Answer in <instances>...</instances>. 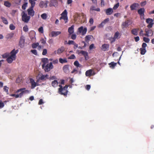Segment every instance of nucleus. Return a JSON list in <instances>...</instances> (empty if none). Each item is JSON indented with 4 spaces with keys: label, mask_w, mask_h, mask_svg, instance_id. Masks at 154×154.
<instances>
[{
    "label": "nucleus",
    "mask_w": 154,
    "mask_h": 154,
    "mask_svg": "<svg viewBox=\"0 0 154 154\" xmlns=\"http://www.w3.org/2000/svg\"><path fill=\"white\" fill-rule=\"evenodd\" d=\"M94 44H91L90 47H89V49L91 50L93 49L94 48Z\"/></svg>",
    "instance_id": "338daca9"
},
{
    "label": "nucleus",
    "mask_w": 154,
    "mask_h": 154,
    "mask_svg": "<svg viewBox=\"0 0 154 154\" xmlns=\"http://www.w3.org/2000/svg\"><path fill=\"white\" fill-rule=\"evenodd\" d=\"M59 86L60 87L58 91L59 94L64 96L66 95L68 92L67 89L68 86L66 85L63 88H62V86L61 85H59Z\"/></svg>",
    "instance_id": "20e7f679"
},
{
    "label": "nucleus",
    "mask_w": 154,
    "mask_h": 154,
    "mask_svg": "<svg viewBox=\"0 0 154 154\" xmlns=\"http://www.w3.org/2000/svg\"><path fill=\"white\" fill-rule=\"evenodd\" d=\"M74 64L75 66L77 67H81L82 66V65L79 64V62L77 61H75L74 62Z\"/></svg>",
    "instance_id": "58836bf2"
},
{
    "label": "nucleus",
    "mask_w": 154,
    "mask_h": 154,
    "mask_svg": "<svg viewBox=\"0 0 154 154\" xmlns=\"http://www.w3.org/2000/svg\"><path fill=\"white\" fill-rule=\"evenodd\" d=\"M146 22L148 24L147 25V27L150 28L152 27L153 24V20L150 18H148L146 20Z\"/></svg>",
    "instance_id": "1a4fd4ad"
},
{
    "label": "nucleus",
    "mask_w": 154,
    "mask_h": 154,
    "mask_svg": "<svg viewBox=\"0 0 154 154\" xmlns=\"http://www.w3.org/2000/svg\"><path fill=\"white\" fill-rule=\"evenodd\" d=\"M30 81L31 84V88L32 89L34 88L36 86L38 85L37 83L35 82L33 79H30Z\"/></svg>",
    "instance_id": "2eb2a0df"
},
{
    "label": "nucleus",
    "mask_w": 154,
    "mask_h": 154,
    "mask_svg": "<svg viewBox=\"0 0 154 154\" xmlns=\"http://www.w3.org/2000/svg\"><path fill=\"white\" fill-rule=\"evenodd\" d=\"M109 19L108 18L105 19L97 26L99 28H102L104 25L109 21Z\"/></svg>",
    "instance_id": "9d476101"
},
{
    "label": "nucleus",
    "mask_w": 154,
    "mask_h": 154,
    "mask_svg": "<svg viewBox=\"0 0 154 154\" xmlns=\"http://www.w3.org/2000/svg\"><path fill=\"white\" fill-rule=\"evenodd\" d=\"M61 16H67V12L66 10H65L61 14Z\"/></svg>",
    "instance_id": "c03bdc74"
},
{
    "label": "nucleus",
    "mask_w": 154,
    "mask_h": 154,
    "mask_svg": "<svg viewBox=\"0 0 154 154\" xmlns=\"http://www.w3.org/2000/svg\"><path fill=\"white\" fill-rule=\"evenodd\" d=\"M138 29H134L131 30V32L133 35H138Z\"/></svg>",
    "instance_id": "393cba45"
},
{
    "label": "nucleus",
    "mask_w": 154,
    "mask_h": 154,
    "mask_svg": "<svg viewBox=\"0 0 154 154\" xmlns=\"http://www.w3.org/2000/svg\"><path fill=\"white\" fill-rule=\"evenodd\" d=\"M47 53V50L45 49H43L42 54L43 55H45Z\"/></svg>",
    "instance_id": "4d7b16f0"
},
{
    "label": "nucleus",
    "mask_w": 154,
    "mask_h": 154,
    "mask_svg": "<svg viewBox=\"0 0 154 154\" xmlns=\"http://www.w3.org/2000/svg\"><path fill=\"white\" fill-rule=\"evenodd\" d=\"M68 58L70 59H73L75 58V56L74 54H72L68 57Z\"/></svg>",
    "instance_id": "3c124183"
},
{
    "label": "nucleus",
    "mask_w": 154,
    "mask_h": 154,
    "mask_svg": "<svg viewBox=\"0 0 154 154\" xmlns=\"http://www.w3.org/2000/svg\"><path fill=\"white\" fill-rule=\"evenodd\" d=\"M63 70L66 73H68L69 71V65H65L63 67Z\"/></svg>",
    "instance_id": "6ab92c4d"
},
{
    "label": "nucleus",
    "mask_w": 154,
    "mask_h": 154,
    "mask_svg": "<svg viewBox=\"0 0 154 154\" xmlns=\"http://www.w3.org/2000/svg\"><path fill=\"white\" fill-rule=\"evenodd\" d=\"M78 72V69L77 68L74 69L71 72L72 73H76Z\"/></svg>",
    "instance_id": "5fc2aeb1"
},
{
    "label": "nucleus",
    "mask_w": 154,
    "mask_h": 154,
    "mask_svg": "<svg viewBox=\"0 0 154 154\" xmlns=\"http://www.w3.org/2000/svg\"><path fill=\"white\" fill-rule=\"evenodd\" d=\"M85 15L83 13H82L78 15V17H79V20L81 19L82 18L83 19L85 18Z\"/></svg>",
    "instance_id": "f704fd0d"
},
{
    "label": "nucleus",
    "mask_w": 154,
    "mask_h": 154,
    "mask_svg": "<svg viewBox=\"0 0 154 154\" xmlns=\"http://www.w3.org/2000/svg\"><path fill=\"white\" fill-rule=\"evenodd\" d=\"M27 12L28 14L32 17L35 14V11L33 10V8L29 7L27 10Z\"/></svg>",
    "instance_id": "6e6552de"
},
{
    "label": "nucleus",
    "mask_w": 154,
    "mask_h": 154,
    "mask_svg": "<svg viewBox=\"0 0 154 154\" xmlns=\"http://www.w3.org/2000/svg\"><path fill=\"white\" fill-rule=\"evenodd\" d=\"M81 53L84 56L85 55L86 56V54H88L87 52L83 51H81Z\"/></svg>",
    "instance_id": "13d9d810"
},
{
    "label": "nucleus",
    "mask_w": 154,
    "mask_h": 154,
    "mask_svg": "<svg viewBox=\"0 0 154 154\" xmlns=\"http://www.w3.org/2000/svg\"><path fill=\"white\" fill-rule=\"evenodd\" d=\"M42 61L43 63V64L42 65V67L44 69L45 72H48L53 68L52 63H49L48 58H42Z\"/></svg>",
    "instance_id": "f03ea898"
},
{
    "label": "nucleus",
    "mask_w": 154,
    "mask_h": 154,
    "mask_svg": "<svg viewBox=\"0 0 154 154\" xmlns=\"http://www.w3.org/2000/svg\"><path fill=\"white\" fill-rule=\"evenodd\" d=\"M93 70L91 69L87 70L85 73V75L86 76H90L92 75Z\"/></svg>",
    "instance_id": "412c9836"
},
{
    "label": "nucleus",
    "mask_w": 154,
    "mask_h": 154,
    "mask_svg": "<svg viewBox=\"0 0 154 154\" xmlns=\"http://www.w3.org/2000/svg\"><path fill=\"white\" fill-rule=\"evenodd\" d=\"M147 46V44L145 43H143L142 45V48H145V47Z\"/></svg>",
    "instance_id": "69168bd1"
},
{
    "label": "nucleus",
    "mask_w": 154,
    "mask_h": 154,
    "mask_svg": "<svg viewBox=\"0 0 154 154\" xmlns=\"http://www.w3.org/2000/svg\"><path fill=\"white\" fill-rule=\"evenodd\" d=\"M119 6V3H118L116 4L113 7V9L114 10L116 9Z\"/></svg>",
    "instance_id": "8fccbe9b"
},
{
    "label": "nucleus",
    "mask_w": 154,
    "mask_h": 154,
    "mask_svg": "<svg viewBox=\"0 0 154 154\" xmlns=\"http://www.w3.org/2000/svg\"><path fill=\"white\" fill-rule=\"evenodd\" d=\"M4 5L7 7H10L11 6V4L9 2L6 1L4 2Z\"/></svg>",
    "instance_id": "c9c22d12"
},
{
    "label": "nucleus",
    "mask_w": 154,
    "mask_h": 154,
    "mask_svg": "<svg viewBox=\"0 0 154 154\" xmlns=\"http://www.w3.org/2000/svg\"><path fill=\"white\" fill-rule=\"evenodd\" d=\"M75 43L74 41L72 40H69V41L67 44H69V45H71V44H73V45L74 43Z\"/></svg>",
    "instance_id": "bf43d9fd"
},
{
    "label": "nucleus",
    "mask_w": 154,
    "mask_h": 154,
    "mask_svg": "<svg viewBox=\"0 0 154 154\" xmlns=\"http://www.w3.org/2000/svg\"><path fill=\"white\" fill-rule=\"evenodd\" d=\"M29 2L31 5V6L30 7L34 8L35 4V2L33 0H29Z\"/></svg>",
    "instance_id": "7c9ffc66"
},
{
    "label": "nucleus",
    "mask_w": 154,
    "mask_h": 154,
    "mask_svg": "<svg viewBox=\"0 0 154 154\" xmlns=\"http://www.w3.org/2000/svg\"><path fill=\"white\" fill-rule=\"evenodd\" d=\"M65 50V48L63 47H61L58 48L57 51H55V52L58 54H60L62 53Z\"/></svg>",
    "instance_id": "a211bd4d"
},
{
    "label": "nucleus",
    "mask_w": 154,
    "mask_h": 154,
    "mask_svg": "<svg viewBox=\"0 0 154 154\" xmlns=\"http://www.w3.org/2000/svg\"><path fill=\"white\" fill-rule=\"evenodd\" d=\"M25 42V38L23 36H21L19 42L20 45L21 47H23Z\"/></svg>",
    "instance_id": "dca6fc26"
},
{
    "label": "nucleus",
    "mask_w": 154,
    "mask_h": 154,
    "mask_svg": "<svg viewBox=\"0 0 154 154\" xmlns=\"http://www.w3.org/2000/svg\"><path fill=\"white\" fill-rule=\"evenodd\" d=\"M140 35L141 36H143V35H144V34L143 33V31L142 29L140 30Z\"/></svg>",
    "instance_id": "680f3d73"
},
{
    "label": "nucleus",
    "mask_w": 154,
    "mask_h": 154,
    "mask_svg": "<svg viewBox=\"0 0 154 154\" xmlns=\"http://www.w3.org/2000/svg\"><path fill=\"white\" fill-rule=\"evenodd\" d=\"M20 92L19 94H11L10 96L11 97H14L16 98H20L23 94L29 93V91L28 90H26L25 88H21L18 90L16 93H17Z\"/></svg>",
    "instance_id": "7ed1b4c3"
},
{
    "label": "nucleus",
    "mask_w": 154,
    "mask_h": 154,
    "mask_svg": "<svg viewBox=\"0 0 154 154\" xmlns=\"http://www.w3.org/2000/svg\"><path fill=\"white\" fill-rule=\"evenodd\" d=\"M145 31L146 32L144 34V35L146 36H152L153 35V33L151 29H146Z\"/></svg>",
    "instance_id": "f8f14e48"
},
{
    "label": "nucleus",
    "mask_w": 154,
    "mask_h": 154,
    "mask_svg": "<svg viewBox=\"0 0 154 154\" xmlns=\"http://www.w3.org/2000/svg\"><path fill=\"white\" fill-rule=\"evenodd\" d=\"M113 12V10L111 8L107 9L106 11V14L107 15L111 14Z\"/></svg>",
    "instance_id": "4be33fe9"
},
{
    "label": "nucleus",
    "mask_w": 154,
    "mask_h": 154,
    "mask_svg": "<svg viewBox=\"0 0 154 154\" xmlns=\"http://www.w3.org/2000/svg\"><path fill=\"white\" fill-rule=\"evenodd\" d=\"M143 40L146 43H148L150 41V39L149 38L145 37H143Z\"/></svg>",
    "instance_id": "09e8293b"
},
{
    "label": "nucleus",
    "mask_w": 154,
    "mask_h": 154,
    "mask_svg": "<svg viewBox=\"0 0 154 154\" xmlns=\"http://www.w3.org/2000/svg\"><path fill=\"white\" fill-rule=\"evenodd\" d=\"M116 63L113 62H112L111 63H109V65L110 66V67L112 69H113L116 66Z\"/></svg>",
    "instance_id": "72a5a7b5"
},
{
    "label": "nucleus",
    "mask_w": 154,
    "mask_h": 154,
    "mask_svg": "<svg viewBox=\"0 0 154 154\" xmlns=\"http://www.w3.org/2000/svg\"><path fill=\"white\" fill-rule=\"evenodd\" d=\"M68 31L70 35L73 33L74 32V26L72 25L70 27H69Z\"/></svg>",
    "instance_id": "aec40b11"
},
{
    "label": "nucleus",
    "mask_w": 154,
    "mask_h": 154,
    "mask_svg": "<svg viewBox=\"0 0 154 154\" xmlns=\"http://www.w3.org/2000/svg\"><path fill=\"white\" fill-rule=\"evenodd\" d=\"M59 62L61 63H63L67 62V60L66 58H64L63 59L62 58H60L59 59Z\"/></svg>",
    "instance_id": "c756f323"
},
{
    "label": "nucleus",
    "mask_w": 154,
    "mask_h": 154,
    "mask_svg": "<svg viewBox=\"0 0 154 154\" xmlns=\"http://www.w3.org/2000/svg\"><path fill=\"white\" fill-rule=\"evenodd\" d=\"M17 53V50H13L10 53H6L2 55V57L4 59L7 58V62L9 63H11L15 60L16 58V54Z\"/></svg>",
    "instance_id": "f257e3e1"
},
{
    "label": "nucleus",
    "mask_w": 154,
    "mask_h": 154,
    "mask_svg": "<svg viewBox=\"0 0 154 154\" xmlns=\"http://www.w3.org/2000/svg\"><path fill=\"white\" fill-rule=\"evenodd\" d=\"M91 88V86L90 85H87L86 86V89L88 90H89Z\"/></svg>",
    "instance_id": "0e129e2a"
},
{
    "label": "nucleus",
    "mask_w": 154,
    "mask_h": 154,
    "mask_svg": "<svg viewBox=\"0 0 154 154\" xmlns=\"http://www.w3.org/2000/svg\"><path fill=\"white\" fill-rule=\"evenodd\" d=\"M76 36L75 34H72L71 36V38L73 40L75 39L76 38Z\"/></svg>",
    "instance_id": "864d4df0"
},
{
    "label": "nucleus",
    "mask_w": 154,
    "mask_h": 154,
    "mask_svg": "<svg viewBox=\"0 0 154 154\" xmlns=\"http://www.w3.org/2000/svg\"><path fill=\"white\" fill-rule=\"evenodd\" d=\"M27 2L25 3L22 6V8L23 10H25L27 6Z\"/></svg>",
    "instance_id": "37998d69"
},
{
    "label": "nucleus",
    "mask_w": 154,
    "mask_h": 154,
    "mask_svg": "<svg viewBox=\"0 0 154 154\" xmlns=\"http://www.w3.org/2000/svg\"><path fill=\"white\" fill-rule=\"evenodd\" d=\"M61 19L64 20L65 23H66L68 21L67 16H61V17L60 18V19L61 20Z\"/></svg>",
    "instance_id": "473e14b6"
},
{
    "label": "nucleus",
    "mask_w": 154,
    "mask_h": 154,
    "mask_svg": "<svg viewBox=\"0 0 154 154\" xmlns=\"http://www.w3.org/2000/svg\"><path fill=\"white\" fill-rule=\"evenodd\" d=\"M129 21L128 20H127L125 22L123 23L122 24V28H124L127 27L129 25Z\"/></svg>",
    "instance_id": "5701e85b"
},
{
    "label": "nucleus",
    "mask_w": 154,
    "mask_h": 154,
    "mask_svg": "<svg viewBox=\"0 0 154 154\" xmlns=\"http://www.w3.org/2000/svg\"><path fill=\"white\" fill-rule=\"evenodd\" d=\"M57 5V3L56 0H51L50 1L49 4L50 7H56Z\"/></svg>",
    "instance_id": "ddd939ff"
},
{
    "label": "nucleus",
    "mask_w": 154,
    "mask_h": 154,
    "mask_svg": "<svg viewBox=\"0 0 154 154\" xmlns=\"http://www.w3.org/2000/svg\"><path fill=\"white\" fill-rule=\"evenodd\" d=\"M92 38H93V37L91 35H86L85 38V40L86 42H88Z\"/></svg>",
    "instance_id": "a878e982"
},
{
    "label": "nucleus",
    "mask_w": 154,
    "mask_h": 154,
    "mask_svg": "<svg viewBox=\"0 0 154 154\" xmlns=\"http://www.w3.org/2000/svg\"><path fill=\"white\" fill-rule=\"evenodd\" d=\"M141 51L140 53L142 55H144L146 52V50L145 48H141L140 49Z\"/></svg>",
    "instance_id": "e433bc0d"
},
{
    "label": "nucleus",
    "mask_w": 154,
    "mask_h": 154,
    "mask_svg": "<svg viewBox=\"0 0 154 154\" xmlns=\"http://www.w3.org/2000/svg\"><path fill=\"white\" fill-rule=\"evenodd\" d=\"M42 18L43 20H46L47 18V15L45 13H44L41 15Z\"/></svg>",
    "instance_id": "ea45409f"
},
{
    "label": "nucleus",
    "mask_w": 154,
    "mask_h": 154,
    "mask_svg": "<svg viewBox=\"0 0 154 154\" xmlns=\"http://www.w3.org/2000/svg\"><path fill=\"white\" fill-rule=\"evenodd\" d=\"M134 39L136 42H137L139 40V36H137L134 37Z\"/></svg>",
    "instance_id": "e2e57ef3"
},
{
    "label": "nucleus",
    "mask_w": 154,
    "mask_h": 154,
    "mask_svg": "<svg viewBox=\"0 0 154 154\" xmlns=\"http://www.w3.org/2000/svg\"><path fill=\"white\" fill-rule=\"evenodd\" d=\"M139 5L138 4L134 3L130 6V8L131 10H133L136 9L138 8Z\"/></svg>",
    "instance_id": "4468645a"
},
{
    "label": "nucleus",
    "mask_w": 154,
    "mask_h": 154,
    "mask_svg": "<svg viewBox=\"0 0 154 154\" xmlns=\"http://www.w3.org/2000/svg\"><path fill=\"white\" fill-rule=\"evenodd\" d=\"M9 88L6 86H4V90L7 93H8Z\"/></svg>",
    "instance_id": "de8ad7c7"
},
{
    "label": "nucleus",
    "mask_w": 154,
    "mask_h": 154,
    "mask_svg": "<svg viewBox=\"0 0 154 154\" xmlns=\"http://www.w3.org/2000/svg\"><path fill=\"white\" fill-rule=\"evenodd\" d=\"M48 2L46 1L45 2L42 1L40 2L39 4V6L41 8H47L48 7Z\"/></svg>",
    "instance_id": "0eeeda50"
},
{
    "label": "nucleus",
    "mask_w": 154,
    "mask_h": 154,
    "mask_svg": "<svg viewBox=\"0 0 154 154\" xmlns=\"http://www.w3.org/2000/svg\"><path fill=\"white\" fill-rule=\"evenodd\" d=\"M58 82L56 80H54L52 82V85L54 87H57L58 84Z\"/></svg>",
    "instance_id": "2f4dec72"
},
{
    "label": "nucleus",
    "mask_w": 154,
    "mask_h": 154,
    "mask_svg": "<svg viewBox=\"0 0 154 154\" xmlns=\"http://www.w3.org/2000/svg\"><path fill=\"white\" fill-rule=\"evenodd\" d=\"M9 28L11 30H14L15 29V27L13 24H11L9 25Z\"/></svg>",
    "instance_id": "a19ab883"
},
{
    "label": "nucleus",
    "mask_w": 154,
    "mask_h": 154,
    "mask_svg": "<svg viewBox=\"0 0 154 154\" xmlns=\"http://www.w3.org/2000/svg\"><path fill=\"white\" fill-rule=\"evenodd\" d=\"M109 46L108 44H104L102 45L101 49L103 51H107L108 50Z\"/></svg>",
    "instance_id": "f3484780"
},
{
    "label": "nucleus",
    "mask_w": 154,
    "mask_h": 154,
    "mask_svg": "<svg viewBox=\"0 0 154 154\" xmlns=\"http://www.w3.org/2000/svg\"><path fill=\"white\" fill-rule=\"evenodd\" d=\"M89 23L91 24H93L94 23V20L92 18H91L90 19Z\"/></svg>",
    "instance_id": "774afa93"
},
{
    "label": "nucleus",
    "mask_w": 154,
    "mask_h": 154,
    "mask_svg": "<svg viewBox=\"0 0 154 154\" xmlns=\"http://www.w3.org/2000/svg\"><path fill=\"white\" fill-rule=\"evenodd\" d=\"M1 18L2 20V21L4 24L5 25H8V22L7 19L3 17H1Z\"/></svg>",
    "instance_id": "b1692460"
},
{
    "label": "nucleus",
    "mask_w": 154,
    "mask_h": 154,
    "mask_svg": "<svg viewBox=\"0 0 154 154\" xmlns=\"http://www.w3.org/2000/svg\"><path fill=\"white\" fill-rule=\"evenodd\" d=\"M46 38L45 37V39L43 38H41L40 40V42H41V43L45 44L46 43Z\"/></svg>",
    "instance_id": "79ce46f5"
},
{
    "label": "nucleus",
    "mask_w": 154,
    "mask_h": 154,
    "mask_svg": "<svg viewBox=\"0 0 154 154\" xmlns=\"http://www.w3.org/2000/svg\"><path fill=\"white\" fill-rule=\"evenodd\" d=\"M23 30L25 32H27L28 30V28L27 26H24L23 27Z\"/></svg>",
    "instance_id": "603ef678"
},
{
    "label": "nucleus",
    "mask_w": 154,
    "mask_h": 154,
    "mask_svg": "<svg viewBox=\"0 0 154 154\" xmlns=\"http://www.w3.org/2000/svg\"><path fill=\"white\" fill-rule=\"evenodd\" d=\"M87 31V29L86 27H83L82 26L79 27L77 32V34H81L82 35H84L86 34Z\"/></svg>",
    "instance_id": "39448f33"
},
{
    "label": "nucleus",
    "mask_w": 154,
    "mask_h": 154,
    "mask_svg": "<svg viewBox=\"0 0 154 154\" xmlns=\"http://www.w3.org/2000/svg\"><path fill=\"white\" fill-rule=\"evenodd\" d=\"M121 35L118 32H116L114 35V37L116 39H119Z\"/></svg>",
    "instance_id": "cd10ccee"
},
{
    "label": "nucleus",
    "mask_w": 154,
    "mask_h": 154,
    "mask_svg": "<svg viewBox=\"0 0 154 154\" xmlns=\"http://www.w3.org/2000/svg\"><path fill=\"white\" fill-rule=\"evenodd\" d=\"M22 20L25 23H28L30 19V17L28 16L25 11H23L21 14Z\"/></svg>",
    "instance_id": "423d86ee"
},
{
    "label": "nucleus",
    "mask_w": 154,
    "mask_h": 154,
    "mask_svg": "<svg viewBox=\"0 0 154 154\" xmlns=\"http://www.w3.org/2000/svg\"><path fill=\"white\" fill-rule=\"evenodd\" d=\"M14 34L13 33H10L7 35L6 38L7 39H11L13 37Z\"/></svg>",
    "instance_id": "4c0bfd02"
},
{
    "label": "nucleus",
    "mask_w": 154,
    "mask_h": 154,
    "mask_svg": "<svg viewBox=\"0 0 154 154\" xmlns=\"http://www.w3.org/2000/svg\"><path fill=\"white\" fill-rule=\"evenodd\" d=\"M35 55H36L37 54V51L35 50H32L31 51Z\"/></svg>",
    "instance_id": "052dcab7"
},
{
    "label": "nucleus",
    "mask_w": 154,
    "mask_h": 154,
    "mask_svg": "<svg viewBox=\"0 0 154 154\" xmlns=\"http://www.w3.org/2000/svg\"><path fill=\"white\" fill-rule=\"evenodd\" d=\"M145 9L144 8H141L138 11V14L140 15H143Z\"/></svg>",
    "instance_id": "bb28decb"
},
{
    "label": "nucleus",
    "mask_w": 154,
    "mask_h": 154,
    "mask_svg": "<svg viewBox=\"0 0 154 154\" xmlns=\"http://www.w3.org/2000/svg\"><path fill=\"white\" fill-rule=\"evenodd\" d=\"M61 33V32L60 31H52L51 33V37H56L58 35L60 34Z\"/></svg>",
    "instance_id": "9b49d317"
},
{
    "label": "nucleus",
    "mask_w": 154,
    "mask_h": 154,
    "mask_svg": "<svg viewBox=\"0 0 154 154\" xmlns=\"http://www.w3.org/2000/svg\"><path fill=\"white\" fill-rule=\"evenodd\" d=\"M38 31L40 33H43L44 32V30L43 27L42 26L39 27L38 29Z\"/></svg>",
    "instance_id": "49530a36"
},
{
    "label": "nucleus",
    "mask_w": 154,
    "mask_h": 154,
    "mask_svg": "<svg viewBox=\"0 0 154 154\" xmlns=\"http://www.w3.org/2000/svg\"><path fill=\"white\" fill-rule=\"evenodd\" d=\"M4 106V103L2 101H0V108H2Z\"/></svg>",
    "instance_id": "6e6d98bb"
},
{
    "label": "nucleus",
    "mask_w": 154,
    "mask_h": 154,
    "mask_svg": "<svg viewBox=\"0 0 154 154\" xmlns=\"http://www.w3.org/2000/svg\"><path fill=\"white\" fill-rule=\"evenodd\" d=\"M39 44V43L37 42L36 43H34L32 45V47L33 48H36L38 46V45Z\"/></svg>",
    "instance_id": "a18cd8bd"
},
{
    "label": "nucleus",
    "mask_w": 154,
    "mask_h": 154,
    "mask_svg": "<svg viewBox=\"0 0 154 154\" xmlns=\"http://www.w3.org/2000/svg\"><path fill=\"white\" fill-rule=\"evenodd\" d=\"M49 78V75H42L40 77L41 80H46Z\"/></svg>",
    "instance_id": "c85d7f7f"
}]
</instances>
